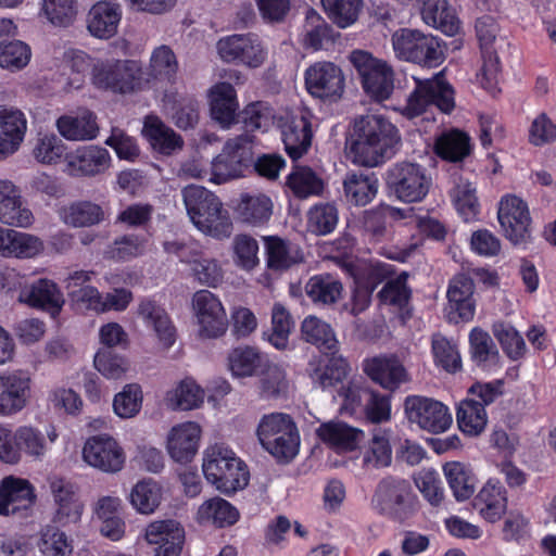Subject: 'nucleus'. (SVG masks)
<instances>
[{"instance_id": "412c9836", "label": "nucleus", "mask_w": 556, "mask_h": 556, "mask_svg": "<svg viewBox=\"0 0 556 556\" xmlns=\"http://www.w3.org/2000/svg\"><path fill=\"white\" fill-rule=\"evenodd\" d=\"M36 501V489L29 480L16 476H8L1 480L0 515L28 517Z\"/></svg>"}, {"instance_id": "7ed1b4c3", "label": "nucleus", "mask_w": 556, "mask_h": 556, "mask_svg": "<svg viewBox=\"0 0 556 556\" xmlns=\"http://www.w3.org/2000/svg\"><path fill=\"white\" fill-rule=\"evenodd\" d=\"M202 471L206 481L226 495L244 489L250 479L245 463L224 443L211 444L204 450Z\"/></svg>"}, {"instance_id": "69168bd1", "label": "nucleus", "mask_w": 556, "mask_h": 556, "mask_svg": "<svg viewBox=\"0 0 556 556\" xmlns=\"http://www.w3.org/2000/svg\"><path fill=\"white\" fill-rule=\"evenodd\" d=\"M305 292L314 303L331 304L341 296L342 285L331 275H316L306 282Z\"/></svg>"}, {"instance_id": "680f3d73", "label": "nucleus", "mask_w": 556, "mask_h": 556, "mask_svg": "<svg viewBox=\"0 0 556 556\" xmlns=\"http://www.w3.org/2000/svg\"><path fill=\"white\" fill-rule=\"evenodd\" d=\"M188 265L192 278L202 286L217 288L224 280L220 263L215 258L203 256L199 251L192 253Z\"/></svg>"}, {"instance_id": "8fccbe9b", "label": "nucleus", "mask_w": 556, "mask_h": 556, "mask_svg": "<svg viewBox=\"0 0 556 556\" xmlns=\"http://www.w3.org/2000/svg\"><path fill=\"white\" fill-rule=\"evenodd\" d=\"M300 39L304 48L318 51L333 42V34L330 26L316 11L308 10Z\"/></svg>"}, {"instance_id": "9b49d317", "label": "nucleus", "mask_w": 556, "mask_h": 556, "mask_svg": "<svg viewBox=\"0 0 556 556\" xmlns=\"http://www.w3.org/2000/svg\"><path fill=\"white\" fill-rule=\"evenodd\" d=\"M253 162V137L243 134L229 139L222 153L210 164L208 181L220 185L243 175Z\"/></svg>"}, {"instance_id": "6ab92c4d", "label": "nucleus", "mask_w": 556, "mask_h": 556, "mask_svg": "<svg viewBox=\"0 0 556 556\" xmlns=\"http://www.w3.org/2000/svg\"><path fill=\"white\" fill-rule=\"evenodd\" d=\"M33 379L28 371L15 369L0 372V418L24 412L31 401Z\"/></svg>"}, {"instance_id": "a878e982", "label": "nucleus", "mask_w": 556, "mask_h": 556, "mask_svg": "<svg viewBox=\"0 0 556 556\" xmlns=\"http://www.w3.org/2000/svg\"><path fill=\"white\" fill-rule=\"evenodd\" d=\"M364 374L387 391H395L408 381V374L394 355H377L365 358L362 364Z\"/></svg>"}, {"instance_id": "c756f323", "label": "nucleus", "mask_w": 556, "mask_h": 556, "mask_svg": "<svg viewBox=\"0 0 556 556\" xmlns=\"http://www.w3.org/2000/svg\"><path fill=\"white\" fill-rule=\"evenodd\" d=\"M473 289V281L467 276L459 275L451 280L445 308L451 321H469L473 318L476 311Z\"/></svg>"}, {"instance_id": "6e6d98bb", "label": "nucleus", "mask_w": 556, "mask_h": 556, "mask_svg": "<svg viewBox=\"0 0 556 556\" xmlns=\"http://www.w3.org/2000/svg\"><path fill=\"white\" fill-rule=\"evenodd\" d=\"M302 336L305 341L316 345L325 353H334L338 340L331 326L316 316H307L301 325Z\"/></svg>"}, {"instance_id": "dca6fc26", "label": "nucleus", "mask_w": 556, "mask_h": 556, "mask_svg": "<svg viewBox=\"0 0 556 556\" xmlns=\"http://www.w3.org/2000/svg\"><path fill=\"white\" fill-rule=\"evenodd\" d=\"M48 483L53 503L51 522L62 528L78 526L85 505L78 496L76 485L61 477H52Z\"/></svg>"}, {"instance_id": "37998d69", "label": "nucleus", "mask_w": 556, "mask_h": 556, "mask_svg": "<svg viewBox=\"0 0 556 556\" xmlns=\"http://www.w3.org/2000/svg\"><path fill=\"white\" fill-rule=\"evenodd\" d=\"M421 18L430 27L441 30L447 36L456 35L460 22L447 3V0H421Z\"/></svg>"}, {"instance_id": "f257e3e1", "label": "nucleus", "mask_w": 556, "mask_h": 556, "mask_svg": "<svg viewBox=\"0 0 556 556\" xmlns=\"http://www.w3.org/2000/svg\"><path fill=\"white\" fill-rule=\"evenodd\" d=\"M399 142L397 129L381 115H366L354 123L349 156L353 163L374 167L390 157Z\"/></svg>"}, {"instance_id": "bf43d9fd", "label": "nucleus", "mask_w": 556, "mask_h": 556, "mask_svg": "<svg viewBox=\"0 0 556 556\" xmlns=\"http://www.w3.org/2000/svg\"><path fill=\"white\" fill-rule=\"evenodd\" d=\"M264 371L258 380L261 394L266 399L285 396L290 390V381L282 364L266 359Z\"/></svg>"}, {"instance_id": "39448f33", "label": "nucleus", "mask_w": 556, "mask_h": 556, "mask_svg": "<svg viewBox=\"0 0 556 556\" xmlns=\"http://www.w3.org/2000/svg\"><path fill=\"white\" fill-rule=\"evenodd\" d=\"M147 79L137 60L103 59L92 65V84L114 93L130 94L146 90Z\"/></svg>"}, {"instance_id": "72a5a7b5", "label": "nucleus", "mask_w": 556, "mask_h": 556, "mask_svg": "<svg viewBox=\"0 0 556 556\" xmlns=\"http://www.w3.org/2000/svg\"><path fill=\"white\" fill-rule=\"evenodd\" d=\"M18 300L31 307L41 308L55 318L64 303V295L58 285L49 279H39L29 287L24 288Z\"/></svg>"}, {"instance_id": "de8ad7c7", "label": "nucleus", "mask_w": 556, "mask_h": 556, "mask_svg": "<svg viewBox=\"0 0 556 556\" xmlns=\"http://www.w3.org/2000/svg\"><path fill=\"white\" fill-rule=\"evenodd\" d=\"M127 500L138 514L152 515L162 503L163 488L153 479H141L132 485Z\"/></svg>"}, {"instance_id": "3c124183", "label": "nucleus", "mask_w": 556, "mask_h": 556, "mask_svg": "<svg viewBox=\"0 0 556 556\" xmlns=\"http://www.w3.org/2000/svg\"><path fill=\"white\" fill-rule=\"evenodd\" d=\"M379 181L374 174L349 173L343 181L344 194L355 205H366L376 197Z\"/></svg>"}, {"instance_id": "aec40b11", "label": "nucleus", "mask_w": 556, "mask_h": 556, "mask_svg": "<svg viewBox=\"0 0 556 556\" xmlns=\"http://www.w3.org/2000/svg\"><path fill=\"white\" fill-rule=\"evenodd\" d=\"M203 438L202 426L194 420L174 424L165 433L164 448L176 464L187 465L199 454Z\"/></svg>"}, {"instance_id": "a211bd4d", "label": "nucleus", "mask_w": 556, "mask_h": 556, "mask_svg": "<svg viewBox=\"0 0 556 556\" xmlns=\"http://www.w3.org/2000/svg\"><path fill=\"white\" fill-rule=\"evenodd\" d=\"M216 49L224 62L241 64L249 68L260 67L267 59V48L254 34L223 37L217 41Z\"/></svg>"}, {"instance_id": "cd10ccee", "label": "nucleus", "mask_w": 556, "mask_h": 556, "mask_svg": "<svg viewBox=\"0 0 556 556\" xmlns=\"http://www.w3.org/2000/svg\"><path fill=\"white\" fill-rule=\"evenodd\" d=\"M138 317L150 329L162 351L169 350L176 341V329L166 311L155 301L144 299L137 309Z\"/></svg>"}, {"instance_id": "4468645a", "label": "nucleus", "mask_w": 556, "mask_h": 556, "mask_svg": "<svg viewBox=\"0 0 556 556\" xmlns=\"http://www.w3.org/2000/svg\"><path fill=\"white\" fill-rule=\"evenodd\" d=\"M83 462L100 472L115 475L126 465V452L122 444L108 433L89 437L81 448Z\"/></svg>"}, {"instance_id": "f3484780", "label": "nucleus", "mask_w": 556, "mask_h": 556, "mask_svg": "<svg viewBox=\"0 0 556 556\" xmlns=\"http://www.w3.org/2000/svg\"><path fill=\"white\" fill-rule=\"evenodd\" d=\"M497 220L507 240L525 243L532 231V218L528 203L518 195L505 194L497 207Z\"/></svg>"}, {"instance_id": "58836bf2", "label": "nucleus", "mask_w": 556, "mask_h": 556, "mask_svg": "<svg viewBox=\"0 0 556 556\" xmlns=\"http://www.w3.org/2000/svg\"><path fill=\"white\" fill-rule=\"evenodd\" d=\"M211 115L222 127L236 122L239 103L235 88L228 83H217L208 90Z\"/></svg>"}, {"instance_id": "423d86ee", "label": "nucleus", "mask_w": 556, "mask_h": 556, "mask_svg": "<svg viewBox=\"0 0 556 556\" xmlns=\"http://www.w3.org/2000/svg\"><path fill=\"white\" fill-rule=\"evenodd\" d=\"M49 452L45 433L34 425H21L15 429L0 422V462L17 465L23 456L42 460Z\"/></svg>"}, {"instance_id": "0eeeda50", "label": "nucleus", "mask_w": 556, "mask_h": 556, "mask_svg": "<svg viewBox=\"0 0 556 556\" xmlns=\"http://www.w3.org/2000/svg\"><path fill=\"white\" fill-rule=\"evenodd\" d=\"M391 43L399 60L424 67H437L445 59L444 47L440 39L418 29L401 28L394 31Z\"/></svg>"}, {"instance_id": "e433bc0d", "label": "nucleus", "mask_w": 556, "mask_h": 556, "mask_svg": "<svg viewBox=\"0 0 556 556\" xmlns=\"http://www.w3.org/2000/svg\"><path fill=\"white\" fill-rule=\"evenodd\" d=\"M316 432L323 443L338 453L354 451L364 439L362 430L343 421L324 422Z\"/></svg>"}, {"instance_id": "5fc2aeb1", "label": "nucleus", "mask_w": 556, "mask_h": 556, "mask_svg": "<svg viewBox=\"0 0 556 556\" xmlns=\"http://www.w3.org/2000/svg\"><path fill=\"white\" fill-rule=\"evenodd\" d=\"M237 213L244 223L261 225L269 219L273 213V202L263 193H244L240 198Z\"/></svg>"}, {"instance_id": "393cba45", "label": "nucleus", "mask_w": 556, "mask_h": 556, "mask_svg": "<svg viewBox=\"0 0 556 556\" xmlns=\"http://www.w3.org/2000/svg\"><path fill=\"white\" fill-rule=\"evenodd\" d=\"M110 152L99 146H84L66 155L64 172L73 177H93L110 168Z\"/></svg>"}, {"instance_id": "4be33fe9", "label": "nucleus", "mask_w": 556, "mask_h": 556, "mask_svg": "<svg viewBox=\"0 0 556 556\" xmlns=\"http://www.w3.org/2000/svg\"><path fill=\"white\" fill-rule=\"evenodd\" d=\"M141 538L152 547L154 556H179L185 543V529L174 519L153 520Z\"/></svg>"}, {"instance_id": "a18cd8bd", "label": "nucleus", "mask_w": 556, "mask_h": 556, "mask_svg": "<svg viewBox=\"0 0 556 556\" xmlns=\"http://www.w3.org/2000/svg\"><path fill=\"white\" fill-rule=\"evenodd\" d=\"M268 357L257 348L240 345L229 351L227 367L231 375L237 378H248L256 375L263 368Z\"/></svg>"}, {"instance_id": "1a4fd4ad", "label": "nucleus", "mask_w": 556, "mask_h": 556, "mask_svg": "<svg viewBox=\"0 0 556 556\" xmlns=\"http://www.w3.org/2000/svg\"><path fill=\"white\" fill-rule=\"evenodd\" d=\"M387 185L399 201L417 203L428 195L432 177L426 167L417 163L401 162L388 169Z\"/></svg>"}, {"instance_id": "864d4df0", "label": "nucleus", "mask_w": 556, "mask_h": 556, "mask_svg": "<svg viewBox=\"0 0 556 556\" xmlns=\"http://www.w3.org/2000/svg\"><path fill=\"white\" fill-rule=\"evenodd\" d=\"M456 421L464 434L477 437L485 429L488 415L482 404L467 397L457 407Z\"/></svg>"}, {"instance_id": "4d7b16f0", "label": "nucleus", "mask_w": 556, "mask_h": 556, "mask_svg": "<svg viewBox=\"0 0 556 556\" xmlns=\"http://www.w3.org/2000/svg\"><path fill=\"white\" fill-rule=\"evenodd\" d=\"M162 101L166 114L177 127L187 129L198 122V104L193 99L169 92L164 94Z\"/></svg>"}, {"instance_id": "5701e85b", "label": "nucleus", "mask_w": 556, "mask_h": 556, "mask_svg": "<svg viewBox=\"0 0 556 556\" xmlns=\"http://www.w3.org/2000/svg\"><path fill=\"white\" fill-rule=\"evenodd\" d=\"M341 70L330 62H317L305 72L307 91L316 98L336 101L343 92Z\"/></svg>"}, {"instance_id": "49530a36", "label": "nucleus", "mask_w": 556, "mask_h": 556, "mask_svg": "<svg viewBox=\"0 0 556 556\" xmlns=\"http://www.w3.org/2000/svg\"><path fill=\"white\" fill-rule=\"evenodd\" d=\"M450 197L458 215L465 222L477 219L480 214V203L473 182L463 176L456 177L450 190Z\"/></svg>"}, {"instance_id": "09e8293b", "label": "nucleus", "mask_w": 556, "mask_h": 556, "mask_svg": "<svg viewBox=\"0 0 556 556\" xmlns=\"http://www.w3.org/2000/svg\"><path fill=\"white\" fill-rule=\"evenodd\" d=\"M293 328L294 321L290 312L281 303H275L270 314V328L263 332V340L276 350L285 351L289 346Z\"/></svg>"}, {"instance_id": "c03bdc74", "label": "nucleus", "mask_w": 556, "mask_h": 556, "mask_svg": "<svg viewBox=\"0 0 556 556\" xmlns=\"http://www.w3.org/2000/svg\"><path fill=\"white\" fill-rule=\"evenodd\" d=\"M238 509L228 501L215 496L199 505L195 520L200 525L225 528L235 525L239 520Z\"/></svg>"}, {"instance_id": "774afa93", "label": "nucleus", "mask_w": 556, "mask_h": 556, "mask_svg": "<svg viewBox=\"0 0 556 556\" xmlns=\"http://www.w3.org/2000/svg\"><path fill=\"white\" fill-rule=\"evenodd\" d=\"M469 343L472 357L479 365L491 368L498 364V351L486 331L473 328L469 333Z\"/></svg>"}, {"instance_id": "c9c22d12", "label": "nucleus", "mask_w": 556, "mask_h": 556, "mask_svg": "<svg viewBox=\"0 0 556 556\" xmlns=\"http://www.w3.org/2000/svg\"><path fill=\"white\" fill-rule=\"evenodd\" d=\"M141 132L151 149L163 155L179 151L184 144L181 137L156 115L144 117Z\"/></svg>"}, {"instance_id": "0e129e2a", "label": "nucleus", "mask_w": 556, "mask_h": 556, "mask_svg": "<svg viewBox=\"0 0 556 556\" xmlns=\"http://www.w3.org/2000/svg\"><path fill=\"white\" fill-rule=\"evenodd\" d=\"M435 152L444 160L462 161L470 152V138L456 129L444 132L435 141Z\"/></svg>"}, {"instance_id": "f8f14e48", "label": "nucleus", "mask_w": 556, "mask_h": 556, "mask_svg": "<svg viewBox=\"0 0 556 556\" xmlns=\"http://www.w3.org/2000/svg\"><path fill=\"white\" fill-rule=\"evenodd\" d=\"M371 506L382 515L404 520L416 510V497L408 481L388 477L378 483Z\"/></svg>"}, {"instance_id": "4c0bfd02", "label": "nucleus", "mask_w": 556, "mask_h": 556, "mask_svg": "<svg viewBox=\"0 0 556 556\" xmlns=\"http://www.w3.org/2000/svg\"><path fill=\"white\" fill-rule=\"evenodd\" d=\"M43 251V242L37 236L0 227V256L33 258Z\"/></svg>"}, {"instance_id": "603ef678", "label": "nucleus", "mask_w": 556, "mask_h": 556, "mask_svg": "<svg viewBox=\"0 0 556 556\" xmlns=\"http://www.w3.org/2000/svg\"><path fill=\"white\" fill-rule=\"evenodd\" d=\"M267 266L273 270H286L303 260L300 249L278 237H265Z\"/></svg>"}, {"instance_id": "ddd939ff", "label": "nucleus", "mask_w": 556, "mask_h": 556, "mask_svg": "<svg viewBox=\"0 0 556 556\" xmlns=\"http://www.w3.org/2000/svg\"><path fill=\"white\" fill-rule=\"evenodd\" d=\"M350 59L369 97L383 101L391 96L394 88V72L386 61L362 50L353 51Z\"/></svg>"}, {"instance_id": "9d476101", "label": "nucleus", "mask_w": 556, "mask_h": 556, "mask_svg": "<svg viewBox=\"0 0 556 556\" xmlns=\"http://www.w3.org/2000/svg\"><path fill=\"white\" fill-rule=\"evenodd\" d=\"M191 311L197 336L202 340L224 337L228 330L226 308L218 295L210 290H198L191 298Z\"/></svg>"}, {"instance_id": "e2e57ef3", "label": "nucleus", "mask_w": 556, "mask_h": 556, "mask_svg": "<svg viewBox=\"0 0 556 556\" xmlns=\"http://www.w3.org/2000/svg\"><path fill=\"white\" fill-rule=\"evenodd\" d=\"M55 525H47L40 531L38 548L45 556H70L73 553V540Z\"/></svg>"}, {"instance_id": "2f4dec72", "label": "nucleus", "mask_w": 556, "mask_h": 556, "mask_svg": "<svg viewBox=\"0 0 556 556\" xmlns=\"http://www.w3.org/2000/svg\"><path fill=\"white\" fill-rule=\"evenodd\" d=\"M93 271L75 270L65 279V288L72 303L79 309L102 314V293L88 285Z\"/></svg>"}, {"instance_id": "2eb2a0df", "label": "nucleus", "mask_w": 556, "mask_h": 556, "mask_svg": "<svg viewBox=\"0 0 556 556\" xmlns=\"http://www.w3.org/2000/svg\"><path fill=\"white\" fill-rule=\"evenodd\" d=\"M407 420L429 433H443L453 424L450 408L442 402L421 395H409L404 401Z\"/></svg>"}, {"instance_id": "c85d7f7f", "label": "nucleus", "mask_w": 556, "mask_h": 556, "mask_svg": "<svg viewBox=\"0 0 556 556\" xmlns=\"http://www.w3.org/2000/svg\"><path fill=\"white\" fill-rule=\"evenodd\" d=\"M0 222L20 228H28L34 223L33 212L23 202L18 188L9 179H0Z\"/></svg>"}, {"instance_id": "f03ea898", "label": "nucleus", "mask_w": 556, "mask_h": 556, "mask_svg": "<svg viewBox=\"0 0 556 556\" xmlns=\"http://www.w3.org/2000/svg\"><path fill=\"white\" fill-rule=\"evenodd\" d=\"M184 203L192 224L204 235L224 239L232 233V220L220 200L200 186H188L182 190Z\"/></svg>"}, {"instance_id": "bb28decb", "label": "nucleus", "mask_w": 556, "mask_h": 556, "mask_svg": "<svg viewBox=\"0 0 556 556\" xmlns=\"http://www.w3.org/2000/svg\"><path fill=\"white\" fill-rule=\"evenodd\" d=\"M122 16V5L115 0L97 1L86 15L87 30L94 38L110 39L117 34Z\"/></svg>"}, {"instance_id": "f704fd0d", "label": "nucleus", "mask_w": 556, "mask_h": 556, "mask_svg": "<svg viewBox=\"0 0 556 556\" xmlns=\"http://www.w3.org/2000/svg\"><path fill=\"white\" fill-rule=\"evenodd\" d=\"M26 129L27 121L21 111L0 108V161L8 159L20 149Z\"/></svg>"}, {"instance_id": "79ce46f5", "label": "nucleus", "mask_w": 556, "mask_h": 556, "mask_svg": "<svg viewBox=\"0 0 556 556\" xmlns=\"http://www.w3.org/2000/svg\"><path fill=\"white\" fill-rule=\"evenodd\" d=\"M59 217L63 224L70 227L85 228L102 223L105 213L102 206L94 202L78 200L61 206Z\"/></svg>"}, {"instance_id": "6e6552de", "label": "nucleus", "mask_w": 556, "mask_h": 556, "mask_svg": "<svg viewBox=\"0 0 556 556\" xmlns=\"http://www.w3.org/2000/svg\"><path fill=\"white\" fill-rule=\"evenodd\" d=\"M415 88L400 112L407 118L417 117L430 108L437 106L440 111L448 113L454 109V91L451 85L440 73L431 79L413 77Z\"/></svg>"}, {"instance_id": "a19ab883", "label": "nucleus", "mask_w": 556, "mask_h": 556, "mask_svg": "<svg viewBox=\"0 0 556 556\" xmlns=\"http://www.w3.org/2000/svg\"><path fill=\"white\" fill-rule=\"evenodd\" d=\"M56 128L63 138L72 141L92 140L99 132L96 116L88 110L62 115L56 121Z\"/></svg>"}, {"instance_id": "338daca9", "label": "nucleus", "mask_w": 556, "mask_h": 556, "mask_svg": "<svg viewBox=\"0 0 556 556\" xmlns=\"http://www.w3.org/2000/svg\"><path fill=\"white\" fill-rule=\"evenodd\" d=\"M40 14L55 27H68L78 14L77 0H42Z\"/></svg>"}, {"instance_id": "ea45409f", "label": "nucleus", "mask_w": 556, "mask_h": 556, "mask_svg": "<svg viewBox=\"0 0 556 556\" xmlns=\"http://www.w3.org/2000/svg\"><path fill=\"white\" fill-rule=\"evenodd\" d=\"M205 396V390L192 377H186L165 393L164 402L172 410L189 412L200 408Z\"/></svg>"}, {"instance_id": "473e14b6", "label": "nucleus", "mask_w": 556, "mask_h": 556, "mask_svg": "<svg viewBox=\"0 0 556 556\" xmlns=\"http://www.w3.org/2000/svg\"><path fill=\"white\" fill-rule=\"evenodd\" d=\"M507 504V491L496 478H489L473 501V507L479 516L492 523L498 521L505 515Z\"/></svg>"}, {"instance_id": "13d9d810", "label": "nucleus", "mask_w": 556, "mask_h": 556, "mask_svg": "<svg viewBox=\"0 0 556 556\" xmlns=\"http://www.w3.org/2000/svg\"><path fill=\"white\" fill-rule=\"evenodd\" d=\"M443 473L457 501L468 500L475 491L476 478L471 469L460 462H448Z\"/></svg>"}, {"instance_id": "7c9ffc66", "label": "nucleus", "mask_w": 556, "mask_h": 556, "mask_svg": "<svg viewBox=\"0 0 556 556\" xmlns=\"http://www.w3.org/2000/svg\"><path fill=\"white\" fill-rule=\"evenodd\" d=\"M179 63L173 49L166 45L155 47L150 54L147 72V89L173 86L176 81Z\"/></svg>"}, {"instance_id": "b1692460", "label": "nucleus", "mask_w": 556, "mask_h": 556, "mask_svg": "<svg viewBox=\"0 0 556 556\" xmlns=\"http://www.w3.org/2000/svg\"><path fill=\"white\" fill-rule=\"evenodd\" d=\"M280 124L282 141L288 155L298 160L303 156L312 143L309 114L305 110L287 113Z\"/></svg>"}, {"instance_id": "052dcab7", "label": "nucleus", "mask_w": 556, "mask_h": 556, "mask_svg": "<svg viewBox=\"0 0 556 556\" xmlns=\"http://www.w3.org/2000/svg\"><path fill=\"white\" fill-rule=\"evenodd\" d=\"M391 432L386 429H375L372 437L363 453V464L366 467H387L392 460L390 444Z\"/></svg>"}, {"instance_id": "20e7f679", "label": "nucleus", "mask_w": 556, "mask_h": 556, "mask_svg": "<svg viewBox=\"0 0 556 556\" xmlns=\"http://www.w3.org/2000/svg\"><path fill=\"white\" fill-rule=\"evenodd\" d=\"M255 434L260 445L281 462L292 460L300 451V432L293 419L283 413L263 415Z\"/></svg>"}]
</instances>
